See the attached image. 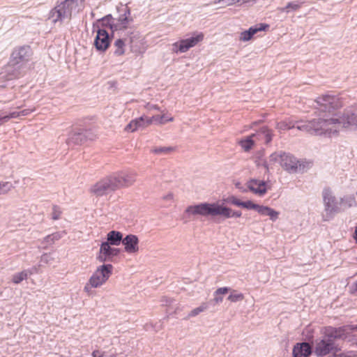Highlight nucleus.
Segmentation results:
<instances>
[{"instance_id": "nucleus-1", "label": "nucleus", "mask_w": 357, "mask_h": 357, "mask_svg": "<svg viewBox=\"0 0 357 357\" xmlns=\"http://www.w3.org/2000/svg\"><path fill=\"white\" fill-rule=\"evenodd\" d=\"M31 56V50L28 45L15 47L8 65L0 73V87H6L9 82L22 77L27 69V63Z\"/></svg>"}, {"instance_id": "nucleus-2", "label": "nucleus", "mask_w": 357, "mask_h": 357, "mask_svg": "<svg viewBox=\"0 0 357 357\" xmlns=\"http://www.w3.org/2000/svg\"><path fill=\"white\" fill-rule=\"evenodd\" d=\"M135 181V175L133 173H116L97 182L91 187V192L97 197H101L120 188L128 187L132 185Z\"/></svg>"}, {"instance_id": "nucleus-3", "label": "nucleus", "mask_w": 357, "mask_h": 357, "mask_svg": "<svg viewBox=\"0 0 357 357\" xmlns=\"http://www.w3.org/2000/svg\"><path fill=\"white\" fill-rule=\"evenodd\" d=\"M296 128L317 136L331 137L338 132V122L335 115L329 117L327 114H323V116L317 119L301 121Z\"/></svg>"}, {"instance_id": "nucleus-4", "label": "nucleus", "mask_w": 357, "mask_h": 357, "mask_svg": "<svg viewBox=\"0 0 357 357\" xmlns=\"http://www.w3.org/2000/svg\"><path fill=\"white\" fill-rule=\"evenodd\" d=\"M185 213L202 216L220 215L224 219L240 218L242 215L241 211H233L231 208L218 202H202L190 205L186 208Z\"/></svg>"}, {"instance_id": "nucleus-5", "label": "nucleus", "mask_w": 357, "mask_h": 357, "mask_svg": "<svg viewBox=\"0 0 357 357\" xmlns=\"http://www.w3.org/2000/svg\"><path fill=\"white\" fill-rule=\"evenodd\" d=\"M339 337L333 326H326L322 333L320 339H317L313 351L317 357H325L331 353L336 354L341 350V347L336 343Z\"/></svg>"}, {"instance_id": "nucleus-6", "label": "nucleus", "mask_w": 357, "mask_h": 357, "mask_svg": "<svg viewBox=\"0 0 357 357\" xmlns=\"http://www.w3.org/2000/svg\"><path fill=\"white\" fill-rule=\"evenodd\" d=\"M222 201L223 203L232 204L248 210H255L261 215L268 216L273 222L276 221L279 216V212L269 206L255 204L251 200L243 202L234 195L229 196L223 199Z\"/></svg>"}, {"instance_id": "nucleus-7", "label": "nucleus", "mask_w": 357, "mask_h": 357, "mask_svg": "<svg viewBox=\"0 0 357 357\" xmlns=\"http://www.w3.org/2000/svg\"><path fill=\"white\" fill-rule=\"evenodd\" d=\"M321 195L325 212L323 218L324 220L327 221L342 211L341 202L329 187H325L323 189Z\"/></svg>"}, {"instance_id": "nucleus-8", "label": "nucleus", "mask_w": 357, "mask_h": 357, "mask_svg": "<svg viewBox=\"0 0 357 357\" xmlns=\"http://www.w3.org/2000/svg\"><path fill=\"white\" fill-rule=\"evenodd\" d=\"M77 6V0H65L57 4L49 13V19L54 24L63 22L65 20H70L73 10Z\"/></svg>"}, {"instance_id": "nucleus-9", "label": "nucleus", "mask_w": 357, "mask_h": 357, "mask_svg": "<svg viewBox=\"0 0 357 357\" xmlns=\"http://www.w3.org/2000/svg\"><path fill=\"white\" fill-rule=\"evenodd\" d=\"M316 109L320 114L321 113L327 114L329 117L331 114L335 115L333 112L341 107L342 104L340 99L335 95L325 94L318 97L316 99Z\"/></svg>"}, {"instance_id": "nucleus-10", "label": "nucleus", "mask_w": 357, "mask_h": 357, "mask_svg": "<svg viewBox=\"0 0 357 357\" xmlns=\"http://www.w3.org/2000/svg\"><path fill=\"white\" fill-rule=\"evenodd\" d=\"M96 137V134L92 129L77 128L69 133L66 143L69 147H73L94 140Z\"/></svg>"}, {"instance_id": "nucleus-11", "label": "nucleus", "mask_w": 357, "mask_h": 357, "mask_svg": "<svg viewBox=\"0 0 357 357\" xmlns=\"http://www.w3.org/2000/svg\"><path fill=\"white\" fill-rule=\"evenodd\" d=\"M113 266L111 264H104L98 266L89 278L91 287L97 288L104 284L111 276Z\"/></svg>"}, {"instance_id": "nucleus-12", "label": "nucleus", "mask_w": 357, "mask_h": 357, "mask_svg": "<svg viewBox=\"0 0 357 357\" xmlns=\"http://www.w3.org/2000/svg\"><path fill=\"white\" fill-rule=\"evenodd\" d=\"M116 10L118 16L115 17L114 28L116 29V31L127 29L130 23L133 22L130 7L127 4L121 5L116 7Z\"/></svg>"}, {"instance_id": "nucleus-13", "label": "nucleus", "mask_w": 357, "mask_h": 357, "mask_svg": "<svg viewBox=\"0 0 357 357\" xmlns=\"http://www.w3.org/2000/svg\"><path fill=\"white\" fill-rule=\"evenodd\" d=\"M337 119L338 129L340 127L357 128V107L352 106L344 109L342 115L335 114Z\"/></svg>"}, {"instance_id": "nucleus-14", "label": "nucleus", "mask_w": 357, "mask_h": 357, "mask_svg": "<svg viewBox=\"0 0 357 357\" xmlns=\"http://www.w3.org/2000/svg\"><path fill=\"white\" fill-rule=\"evenodd\" d=\"M282 167L289 173H296L298 171L304 172L306 165L305 162H301L290 153L283 152L282 161L280 162Z\"/></svg>"}, {"instance_id": "nucleus-15", "label": "nucleus", "mask_w": 357, "mask_h": 357, "mask_svg": "<svg viewBox=\"0 0 357 357\" xmlns=\"http://www.w3.org/2000/svg\"><path fill=\"white\" fill-rule=\"evenodd\" d=\"M204 39V34L202 33H195L193 36L179 42L174 43V47H177L176 52L184 53L186 52L190 48L195 46L198 43Z\"/></svg>"}, {"instance_id": "nucleus-16", "label": "nucleus", "mask_w": 357, "mask_h": 357, "mask_svg": "<svg viewBox=\"0 0 357 357\" xmlns=\"http://www.w3.org/2000/svg\"><path fill=\"white\" fill-rule=\"evenodd\" d=\"M113 36L105 29L98 28L94 40V46L98 51L105 52L110 45Z\"/></svg>"}, {"instance_id": "nucleus-17", "label": "nucleus", "mask_w": 357, "mask_h": 357, "mask_svg": "<svg viewBox=\"0 0 357 357\" xmlns=\"http://www.w3.org/2000/svg\"><path fill=\"white\" fill-rule=\"evenodd\" d=\"M314 353L312 346L307 342L296 343L292 350L293 357H310Z\"/></svg>"}, {"instance_id": "nucleus-18", "label": "nucleus", "mask_w": 357, "mask_h": 357, "mask_svg": "<svg viewBox=\"0 0 357 357\" xmlns=\"http://www.w3.org/2000/svg\"><path fill=\"white\" fill-rule=\"evenodd\" d=\"M269 28V25L266 23H259L250 26L248 30L242 31L240 36L241 41H249L251 40L255 34L259 31H266Z\"/></svg>"}, {"instance_id": "nucleus-19", "label": "nucleus", "mask_w": 357, "mask_h": 357, "mask_svg": "<svg viewBox=\"0 0 357 357\" xmlns=\"http://www.w3.org/2000/svg\"><path fill=\"white\" fill-rule=\"evenodd\" d=\"M122 244L127 253H135L139 250V238L135 234H128L123 238Z\"/></svg>"}, {"instance_id": "nucleus-20", "label": "nucleus", "mask_w": 357, "mask_h": 357, "mask_svg": "<svg viewBox=\"0 0 357 357\" xmlns=\"http://www.w3.org/2000/svg\"><path fill=\"white\" fill-rule=\"evenodd\" d=\"M247 185L251 192L259 196L264 195L267 192L266 182L263 180L250 179Z\"/></svg>"}, {"instance_id": "nucleus-21", "label": "nucleus", "mask_w": 357, "mask_h": 357, "mask_svg": "<svg viewBox=\"0 0 357 357\" xmlns=\"http://www.w3.org/2000/svg\"><path fill=\"white\" fill-rule=\"evenodd\" d=\"M123 234L121 231L112 230L108 232L107 235V241L104 243H107L111 245H119L122 243L123 241Z\"/></svg>"}, {"instance_id": "nucleus-22", "label": "nucleus", "mask_w": 357, "mask_h": 357, "mask_svg": "<svg viewBox=\"0 0 357 357\" xmlns=\"http://www.w3.org/2000/svg\"><path fill=\"white\" fill-rule=\"evenodd\" d=\"M339 339L344 340L347 338L348 331H357V325L347 324L340 327H334Z\"/></svg>"}, {"instance_id": "nucleus-23", "label": "nucleus", "mask_w": 357, "mask_h": 357, "mask_svg": "<svg viewBox=\"0 0 357 357\" xmlns=\"http://www.w3.org/2000/svg\"><path fill=\"white\" fill-rule=\"evenodd\" d=\"M120 249L116 248H112L111 245L107 243H102L100 244V252L105 254L111 261L114 257L117 256L120 253Z\"/></svg>"}, {"instance_id": "nucleus-24", "label": "nucleus", "mask_w": 357, "mask_h": 357, "mask_svg": "<svg viewBox=\"0 0 357 357\" xmlns=\"http://www.w3.org/2000/svg\"><path fill=\"white\" fill-rule=\"evenodd\" d=\"M174 119L172 116H167L165 114L161 115H153L150 117L149 122L155 125H163L167 122L173 121Z\"/></svg>"}, {"instance_id": "nucleus-25", "label": "nucleus", "mask_w": 357, "mask_h": 357, "mask_svg": "<svg viewBox=\"0 0 357 357\" xmlns=\"http://www.w3.org/2000/svg\"><path fill=\"white\" fill-rule=\"evenodd\" d=\"M13 81L14 80L10 81L9 85L6 87V88L10 89V91L8 92V93L5 94L3 98L0 100V102H3L5 103V102H9V101L15 99V98H17V96H16L17 89L15 88V86L13 85Z\"/></svg>"}, {"instance_id": "nucleus-26", "label": "nucleus", "mask_w": 357, "mask_h": 357, "mask_svg": "<svg viewBox=\"0 0 357 357\" xmlns=\"http://www.w3.org/2000/svg\"><path fill=\"white\" fill-rule=\"evenodd\" d=\"M340 202H341L342 211L343 210V206L345 208H350L356 204L355 197L353 195H345L342 197H340Z\"/></svg>"}, {"instance_id": "nucleus-27", "label": "nucleus", "mask_w": 357, "mask_h": 357, "mask_svg": "<svg viewBox=\"0 0 357 357\" xmlns=\"http://www.w3.org/2000/svg\"><path fill=\"white\" fill-rule=\"evenodd\" d=\"M303 3V1H295L289 2L285 7L281 8V11L285 12L287 13H290L291 11H296L301 7Z\"/></svg>"}, {"instance_id": "nucleus-28", "label": "nucleus", "mask_w": 357, "mask_h": 357, "mask_svg": "<svg viewBox=\"0 0 357 357\" xmlns=\"http://www.w3.org/2000/svg\"><path fill=\"white\" fill-rule=\"evenodd\" d=\"M150 117L146 116H142L139 118H136L134 120V122L136 123V130L139 128H144L146 126L152 124L151 122H149Z\"/></svg>"}, {"instance_id": "nucleus-29", "label": "nucleus", "mask_w": 357, "mask_h": 357, "mask_svg": "<svg viewBox=\"0 0 357 357\" xmlns=\"http://www.w3.org/2000/svg\"><path fill=\"white\" fill-rule=\"evenodd\" d=\"M66 234L65 231H58L52 233V234L47 235L44 238V242L47 244H52L56 241L61 238L63 235Z\"/></svg>"}, {"instance_id": "nucleus-30", "label": "nucleus", "mask_w": 357, "mask_h": 357, "mask_svg": "<svg viewBox=\"0 0 357 357\" xmlns=\"http://www.w3.org/2000/svg\"><path fill=\"white\" fill-rule=\"evenodd\" d=\"M114 45L116 47V50L114 52V55L121 56L124 54V52H125V50H124L125 42H124L123 39H122V38L117 39L114 42Z\"/></svg>"}, {"instance_id": "nucleus-31", "label": "nucleus", "mask_w": 357, "mask_h": 357, "mask_svg": "<svg viewBox=\"0 0 357 357\" xmlns=\"http://www.w3.org/2000/svg\"><path fill=\"white\" fill-rule=\"evenodd\" d=\"M299 123H301V121H281L278 123V128L279 130H291L295 128H296V126Z\"/></svg>"}, {"instance_id": "nucleus-32", "label": "nucleus", "mask_w": 357, "mask_h": 357, "mask_svg": "<svg viewBox=\"0 0 357 357\" xmlns=\"http://www.w3.org/2000/svg\"><path fill=\"white\" fill-rule=\"evenodd\" d=\"M244 296L242 293L238 292L236 290H232L229 295L227 299L232 303H237L243 301Z\"/></svg>"}, {"instance_id": "nucleus-33", "label": "nucleus", "mask_w": 357, "mask_h": 357, "mask_svg": "<svg viewBox=\"0 0 357 357\" xmlns=\"http://www.w3.org/2000/svg\"><path fill=\"white\" fill-rule=\"evenodd\" d=\"M208 308V303H203L199 307L191 310L190 312L188 314V317H195V316L198 315L199 313L205 311Z\"/></svg>"}, {"instance_id": "nucleus-34", "label": "nucleus", "mask_w": 357, "mask_h": 357, "mask_svg": "<svg viewBox=\"0 0 357 357\" xmlns=\"http://www.w3.org/2000/svg\"><path fill=\"white\" fill-rule=\"evenodd\" d=\"M28 274L26 271H22L13 275L12 281L15 284H20L24 280L26 279Z\"/></svg>"}, {"instance_id": "nucleus-35", "label": "nucleus", "mask_w": 357, "mask_h": 357, "mask_svg": "<svg viewBox=\"0 0 357 357\" xmlns=\"http://www.w3.org/2000/svg\"><path fill=\"white\" fill-rule=\"evenodd\" d=\"M174 150L172 146L156 147L152 150V152L158 155H167Z\"/></svg>"}, {"instance_id": "nucleus-36", "label": "nucleus", "mask_w": 357, "mask_h": 357, "mask_svg": "<svg viewBox=\"0 0 357 357\" xmlns=\"http://www.w3.org/2000/svg\"><path fill=\"white\" fill-rule=\"evenodd\" d=\"M33 111V109H24L20 112L15 111V112H10L8 114L15 115V116L10 117V119H17V118H20L21 116H27L29 114H31Z\"/></svg>"}, {"instance_id": "nucleus-37", "label": "nucleus", "mask_w": 357, "mask_h": 357, "mask_svg": "<svg viewBox=\"0 0 357 357\" xmlns=\"http://www.w3.org/2000/svg\"><path fill=\"white\" fill-rule=\"evenodd\" d=\"M115 353L111 351H102L100 350H94L92 352V357H113Z\"/></svg>"}, {"instance_id": "nucleus-38", "label": "nucleus", "mask_w": 357, "mask_h": 357, "mask_svg": "<svg viewBox=\"0 0 357 357\" xmlns=\"http://www.w3.org/2000/svg\"><path fill=\"white\" fill-rule=\"evenodd\" d=\"M13 188V184L10 182H0V195L5 194Z\"/></svg>"}, {"instance_id": "nucleus-39", "label": "nucleus", "mask_w": 357, "mask_h": 357, "mask_svg": "<svg viewBox=\"0 0 357 357\" xmlns=\"http://www.w3.org/2000/svg\"><path fill=\"white\" fill-rule=\"evenodd\" d=\"M253 144L254 142L250 138H247L246 139L241 141V146L245 151H249Z\"/></svg>"}, {"instance_id": "nucleus-40", "label": "nucleus", "mask_w": 357, "mask_h": 357, "mask_svg": "<svg viewBox=\"0 0 357 357\" xmlns=\"http://www.w3.org/2000/svg\"><path fill=\"white\" fill-rule=\"evenodd\" d=\"M282 153H278L277 152L273 153L269 157V161L271 162H279L280 164L282 161Z\"/></svg>"}, {"instance_id": "nucleus-41", "label": "nucleus", "mask_w": 357, "mask_h": 357, "mask_svg": "<svg viewBox=\"0 0 357 357\" xmlns=\"http://www.w3.org/2000/svg\"><path fill=\"white\" fill-rule=\"evenodd\" d=\"M62 211L61 208L58 206H54L52 208V218L54 220L60 218Z\"/></svg>"}, {"instance_id": "nucleus-42", "label": "nucleus", "mask_w": 357, "mask_h": 357, "mask_svg": "<svg viewBox=\"0 0 357 357\" xmlns=\"http://www.w3.org/2000/svg\"><path fill=\"white\" fill-rule=\"evenodd\" d=\"M102 29H105L106 27H108L111 31H112V36L114 35V32L116 31V29L114 28V23H112L110 22L106 21V22H100Z\"/></svg>"}, {"instance_id": "nucleus-43", "label": "nucleus", "mask_w": 357, "mask_h": 357, "mask_svg": "<svg viewBox=\"0 0 357 357\" xmlns=\"http://www.w3.org/2000/svg\"><path fill=\"white\" fill-rule=\"evenodd\" d=\"M223 301V298L222 297L221 295L220 294H216V291H215L214 293H213V298L212 300H211L210 301H208V305L210 304H213V305H215V304H219L220 303H222Z\"/></svg>"}, {"instance_id": "nucleus-44", "label": "nucleus", "mask_w": 357, "mask_h": 357, "mask_svg": "<svg viewBox=\"0 0 357 357\" xmlns=\"http://www.w3.org/2000/svg\"><path fill=\"white\" fill-rule=\"evenodd\" d=\"M238 3V0H215L214 4H223L225 6Z\"/></svg>"}, {"instance_id": "nucleus-45", "label": "nucleus", "mask_w": 357, "mask_h": 357, "mask_svg": "<svg viewBox=\"0 0 357 357\" xmlns=\"http://www.w3.org/2000/svg\"><path fill=\"white\" fill-rule=\"evenodd\" d=\"M336 357H357V351H347L339 354Z\"/></svg>"}, {"instance_id": "nucleus-46", "label": "nucleus", "mask_w": 357, "mask_h": 357, "mask_svg": "<svg viewBox=\"0 0 357 357\" xmlns=\"http://www.w3.org/2000/svg\"><path fill=\"white\" fill-rule=\"evenodd\" d=\"M96 259L100 262H102V263H105L107 261H112L110 260V259L105 254H103V252H100V250H99V254L98 255Z\"/></svg>"}, {"instance_id": "nucleus-47", "label": "nucleus", "mask_w": 357, "mask_h": 357, "mask_svg": "<svg viewBox=\"0 0 357 357\" xmlns=\"http://www.w3.org/2000/svg\"><path fill=\"white\" fill-rule=\"evenodd\" d=\"M110 22L112 23H115V17L112 16V14H107L105 16L98 20V22Z\"/></svg>"}, {"instance_id": "nucleus-48", "label": "nucleus", "mask_w": 357, "mask_h": 357, "mask_svg": "<svg viewBox=\"0 0 357 357\" xmlns=\"http://www.w3.org/2000/svg\"><path fill=\"white\" fill-rule=\"evenodd\" d=\"M13 116H15V115L13 114L0 115V126L3 123L8 122L10 119V117Z\"/></svg>"}, {"instance_id": "nucleus-49", "label": "nucleus", "mask_w": 357, "mask_h": 357, "mask_svg": "<svg viewBox=\"0 0 357 357\" xmlns=\"http://www.w3.org/2000/svg\"><path fill=\"white\" fill-rule=\"evenodd\" d=\"M230 291V288L227 287H220L215 290L216 294L224 295Z\"/></svg>"}, {"instance_id": "nucleus-50", "label": "nucleus", "mask_w": 357, "mask_h": 357, "mask_svg": "<svg viewBox=\"0 0 357 357\" xmlns=\"http://www.w3.org/2000/svg\"><path fill=\"white\" fill-rule=\"evenodd\" d=\"M126 130H130L131 132H135L136 130V123L134 122V120H132L125 128Z\"/></svg>"}, {"instance_id": "nucleus-51", "label": "nucleus", "mask_w": 357, "mask_h": 357, "mask_svg": "<svg viewBox=\"0 0 357 357\" xmlns=\"http://www.w3.org/2000/svg\"><path fill=\"white\" fill-rule=\"evenodd\" d=\"M264 132L265 134L266 142L269 143L272 140V135L266 128H263Z\"/></svg>"}, {"instance_id": "nucleus-52", "label": "nucleus", "mask_w": 357, "mask_h": 357, "mask_svg": "<svg viewBox=\"0 0 357 357\" xmlns=\"http://www.w3.org/2000/svg\"><path fill=\"white\" fill-rule=\"evenodd\" d=\"M349 293L351 294L357 293V281L349 287Z\"/></svg>"}, {"instance_id": "nucleus-53", "label": "nucleus", "mask_w": 357, "mask_h": 357, "mask_svg": "<svg viewBox=\"0 0 357 357\" xmlns=\"http://www.w3.org/2000/svg\"><path fill=\"white\" fill-rule=\"evenodd\" d=\"M50 257H51L50 254H44L41 256V261L45 262V263H48Z\"/></svg>"}, {"instance_id": "nucleus-54", "label": "nucleus", "mask_w": 357, "mask_h": 357, "mask_svg": "<svg viewBox=\"0 0 357 357\" xmlns=\"http://www.w3.org/2000/svg\"><path fill=\"white\" fill-rule=\"evenodd\" d=\"M146 108L148 110H160V108L158 107V105L150 103L147 104Z\"/></svg>"}, {"instance_id": "nucleus-55", "label": "nucleus", "mask_w": 357, "mask_h": 357, "mask_svg": "<svg viewBox=\"0 0 357 357\" xmlns=\"http://www.w3.org/2000/svg\"><path fill=\"white\" fill-rule=\"evenodd\" d=\"M235 186L236 188L239 189L241 192H245L247 191V190L241 186V184L240 183H236L235 184Z\"/></svg>"}, {"instance_id": "nucleus-56", "label": "nucleus", "mask_w": 357, "mask_h": 357, "mask_svg": "<svg viewBox=\"0 0 357 357\" xmlns=\"http://www.w3.org/2000/svg\"><path fill=\"white\" fill-rule=\"evenodd\" d=\"M92 287H91V285L89 284V281L88 282V283H86V284L85 285L84 287V291L89 293V291H91Z\"/></svg>"}, {"instance_id": "nucleus-57", "label": "nucleus", "mask_w": 357, "mask_h": 357, "mask_svg": "<svg viewBox=\"0 0 357 357\" xmlns=\"http://www.w3.org/2000/svg\"><path fill=\"white\" fill-rule=\"evenodd\" d=\"M172 303H173L172 299H170V298L166 299V302H165L166 305L171 306L172 305Z\"/></svg>"}, {"instance_id": "nucleus-58", "label": "nucleus", "mask_w": 357, "mask_h": 357, "mask_svg": "<svg viewBox=\"0 0 357 357\" xmlns=\"http://www.w3.org/2000/svg\"><path fill=\"white\" fill-rule=\"evenodd\" d=\"M353 237L356 241V243L357 244V226L355 227V231Z\"/></svg>"}, {"instance_id": "nucleus-59", "label": "nucleus", "mask_w": 357, "mask_h": 357, "mask_svg": "<svg viewBox=\"0 0 357 357\" xmlns=\"http://www.w3.org/2000/svg\"><path fill=\"white\" fill-rule=\"evenodd\" d=\"M172 198H173V195H172V194H171V193H169V194H168L167 195H166V196H165V197H164V199H167V200L172 199Z\"/></svg>"}, {"instance_id": "nucleus-60", "label": "nucleus", "mask_w": 357, "mask_h": 357, "mask_svg": "<svg viewBox=\"0 0 357 357\" xmlns=\"http://www.w3.org/2000/svg\"><path fill=\"white\" fill-rule=\"evenodd\" d=\"M354 339H355V341H356L355 342L357 344V335H354Z\"/></svg>"}, {"instance_id": "nucleus-61", "label": "nucleus", "mask_w": 357, "mask_h": 357, "mask_svg": "<svg viewBox=\"0 0 357 357\" xmlns=\"http://www.w3.org/2000/svg\"><path fill=\"white\" fill-rule=\"evenodd\" d=\"M264 165H265V167H266V169H268V165H267L266 164H265Z\"/></svg>"}, {"instance_id": "nucleus-62", "label": "nucleus", "mask_w": 357, "mask_h": 357, "mask_svg": "<svg viewBox=\"0 0 357 357\" xmlns=\"http://www.w3.org/2000/svg\"><path fill=\"white\" fill-rule=\"evenodd\" d=\"M76 357H82V356H76Z\"/></svg>"}, {"instance_id": "nucleus-63", "label": "nucleus", "mask_w": 357, "mask_h": 357, "mask_svg": "<svg viewBox=\"0 0 357 357\" xmlns=\"http://www.w3.org/2000/svg\"><path fill=\"white\" fill-rule=\"evenodd\" d=\"M356 195H357V190H356Z\"/></svg>"}]
</instances>
